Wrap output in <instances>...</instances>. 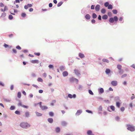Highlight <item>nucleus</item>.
I'll return each mask as SVG.
<instances>
[{"label":"nucleus","mask_w":135,"mask_h":135,"mask_svg":"<svg viewBox=\"0 0 135 135\" xmlns=\"http://www.w3.org/2000/svg\"><path fill=\"white\" fill-rule=\"evenodd\" d=\"M20 126L23 128H26L30 126V125L27 123L22 122L20 124Z\"/></svg>","instance_id":"nucleus-1"},{"label":"nucleus","mask_w":135,"mask_h":135,"mask_svg":"<svg viewBox=\"0 0 135 135\" xmlns=\"http://www.w3.org/2000/svg\"><path fill=\"white\" fill-rule=\"evenodd\" d=\"M118 20V18L116 16H115L113 18L112 17L110 18H109V21L110 23H113L114 21L117 22Z\"/></svg>","instance_id":"nucleus-2"},{"label":"nucleus","mask_w":135,"mask_h":135,"mask_svg":"<svg viewBox=\"0 0 135 135\" xmlns=\"http://www.w3.org/2000/svg\"><path fill=\"white\" fill-rule=\"evenodd\" d=\"M127 129L128 130L130 131H133L135 130L133 126L129 124L127 125Z\"/></svg>","instance_id":"nucleus-3"},{"label":"nucleus","mask_w":135,"mask_h":135,"mask_svg":"<svg viewBox=\"0 0 135 135\" xmlns=\"http://www.w3.org/2000/svg\"><path fill=\"white\" fill-rule=\"evenodd\" d=\"M75 80H76V81H77V82H78V79L75 78H74L73 77L70 78L69 79V81L71 83L73 82Z\"/></svg>","instance_id":"nucleus-4"},{"label":"nucleus","mask_w":135,"mask_h":135,"mask_svg":"<svg viewBox=\"0 0 135 135\" xmlns=\"http://www.w3.org/2000/svg\"><path fill=\"white\" fill-rule=\"evenodd\" d=\"M100 6L99 5L97 4L95 7V9L97 11H98L100 9Z\"/></svg>","instance_id":"nucleus-5"},{"label":"nucleus","mask_w":135,"mask_h":135,"mask_svg":"<svg viewBox=\"0 0 135 135\" xmlns=\"http://www.w3.org/2000/svg\"><path fill=\"white\" fill-rule=\"evenodd\" d=\"M32 6L31 4H28L27 5H25L24 6V8L25 9H27L28 7H31Z\"/></svg>","instance_id":"nucleus-6"},{"label":"nucleus","mask_w":135,"mask_h":135,"mask_svg":"<svg viewBox=\"0 0 135 135\" xmlns=\"http://www.w3.org/2000/svg\"><path fill=\"white\" fill-rule=\"evenodd\" d=\"M40 108L42 110H46L48 109V107L46 106H40Z\"/></svg>","instance_id":"nucleus-7"},{"label":"nucleus","mask_w":135,"mask_h":135,"mask_svg":"<svg viewBox=\"0 0 135 135\" xmlns=\"http://www.w3.org/2000/svg\"><path fill=\"white\" fill-rule=\"evenodd\" d=\"M111 84L113 86H115L117 85V82L116 81H112L111 82Z\"/></svg>","instance_id":"nucleus-8"},{"label":"nucleus","mask_w":135,"mask_h":135,"mask_svg":"<svg viewBox=\"0 0 135 135\" xmlns=\"http://www.w3.org/2000/svg\"><path fill=\"white\" fill-rule=\"evenodd\" d=\"M74 71L75 74L76 75H80V73H79V71L78 70L75 69Z\"/></svg>","instance_id":"nucleus-9"},{"label":"nucleus","mask_w":135,"mask_h":135,"mask_svg":"<svg viewBox=\"0 0 135 135\" xmlns=\"http://www.w3.org/2000/svg\"><path fill=\"white\" fill-rule=\"evenodd\" d=\"M87 134L88 135H94L92 133V131L91 130H89L87 132Z\"/></svg>","instance_id":"nucleus-10"},{"label":"nucleus","mask_w":135,"mask_h":135,"mask_svg":"<svg viewBox=\"0 0 135 135\" xmlns=\"http://www.w3.org/2000/svg\"><path fill=\"white\" fill-rule=\"evenodd\" d=\"M6 16V13L5 12H3L1 16V17L3 18L4 19Z\"/></svg>","instance_id":"nucleus-11"},{"label":"nucleus","mask_w":135,"mask_h":135,"mask_svg":"<svg viewBox=\"0 0 135 135\" xmlns=\"http://www.w3.org/2000/svg\"><path fill=\"white\" fill-rule=\"evenodd\" d=\"M31 62L33 64L38 63V60H32L31 61Z\"/></svg>","instance_id":"nucleus-12"},{"label":"nucleus","mask_w":135,"mask_h":135,"mask_svg":"<svg viewBox=\"0 0 135 135\" xmlns=\"http://www.w3.org/2000/svg\"><path fill=\"white\" fill-rule=\"evenodd\" d=\"M82 112V111L81 110H78L77 111V112L76 113V115H78L80 114Z\"/></svg>","instance_id":"nucleus-13"},{"label":"nucleus","mask_w":135,"mask_h":135,"mask_svg":"<svg viewBox=\"0 0 135 135\" xmlns=\"http://www.w3.org/2000/svg\"><path fill=\"white\" fill-rule=\"evenodd\" d=\"M85 17L87 20H89L90 18V16L89 14H87L85 15Z\"/></svg>","instance_id":"nucleus-14"},{"label":"nucleus","mask_w":135,"mask_h":135,"mask_svg":"<svg viewBox=\"0 0 135 135\" xmlns=\"http://www.w3.org/2000/svg\"><path fill=\"white\" fill-rule=\"evenodd\" d=\"M62 74L64 76H66L68 75V73L66 71H65L63 72Z\"/></svg>","instance_id":"nucleus-15"},{"label":"nucleus","mask_w":135,"mask_h":135,"mask_svg":"<svg viewBox=\"0 0 135 135\" xmlns=\"http://www.w3.org/2000/svg\"><path fill=\"white\" fill-rule=\"evenodd\" d=\"M79 57L81 58H83L85 57L84 54L81 53H79Z\"/></svg>","instance_id":"nucleus-16"},{"label":"nucleus","mask_w":135,"mask_h":135,"mask_svg":"<svg viewBox=\"0 0 135 135\" xmlns=\"http://www.w3.org/2000/svg\"><path fill=\"white\" fill-rule=\"evenodd\" d=\"M48 121L50 123H52L53 122V119L52 118H49L48 119Z\"/></svg>","instance_id":"nucleus-17"},{"label":"nucleus","mask_w":135,"mask_h":135,"mask_svg":"<svg viewBox=\"0 0 135 135\" xmlns=\"http://www.w3.org/2000/svg\"><path fill=\"white\" fill-rule=\"evenodd\" d=\"M35 113L36 115L37 116H41L42 115V114L41 113H38L37 112H36Z\"/></svg>","instance_id":"nucleus-18"},{"label":"nucleus","mask_w":135,"mask_h":135,"mask_svg":"<svg viewBox=\"0 0 135 135\" xmlns=\"http://www.w3.org/2000/svg\"><path fill=\"white\" fill-rule=\"evenodd\" d=\"M29 115L30 113L28 112H27L25 113V116L26 117H29Z\"/></svg>","instance_id":"nucleus-19"},{"label":"nucleus","mask_w":135,"mask_h":135,"mask_svg":"<svg viewBox=\"0 0 135 135\" xmlns=\"http://www.w3.org/2000/svg\"><path fill=\"white\" fill-rule=\"evenodd\" d=\"M104 92L103 89L102 88H101L99 90V92L100 93H102Z\"/></svg>","instance_id":"nucleus-20"},{"label":"nucleus","mask_w":135,"mask_h":135,"mask_svg":"<svg viewBox=\"0 0 135 135\" xmlns=\"http://www.w3.org/2000/svg\"><path fill=\"white\" fill-rule=\"evenodd\" d=\"M55 130L57 133H58L60 131V129L59 127H57L56 128Z\"/></svg>","instance_id":"nucleus-21"},{"label":"nucleus","mask_w":135,"mask_h":135,"mask_svg":"<svg viewBox=\"0 0 135 135\" xmlns=\"http://www.w3.org/2000/svg\"><path fill=\"white\" fill-rule=\"evenodd\" d=\"M120 104V103L118 102H117L116 103V105L117 107L119 108Z\"/></svg>","instance_id":"nucleus-22"},{"label":"nucleus","mask_w":135,"mask_h":135,"mask_svg":"<svg viewBox=\"0 0 135 135\" xmlns=\"http://www.w3.org/2000/svg\"><path fill=\"white\" fill-rule=\"evenodd\" d=\"M102 18L104 19H106L108 18V16L106 15H104L102 17Z\"/></svg>","instance_id":"nucleus-23"},{"label":"nucleus","mask_w":135,"mask_h":135,"mask_svg":"<svg viewBox=\"0 0 135 135\" xmlns=\"http://www.w3.org/2000/svg\"><path fill=\"white\" fill-rule=\"evenodd\" d=\"M101 12L103 14L105 13L106 12V10L105 9L103 8L101 10Z\"/></svg>","instance_id":"nucleus-24"},{"label":"nucleus","mask_w":135,"mask_h":135,"mask_svg":"<svg viewBox=\"0 0 135 135\" xmlns=\"http://www.w3.org/2000/svg\"><path fill=\"white\" fill-rule=\"evenodd\" d=\"M110 70L109 69H107L105 70V73L107 74H108L109 73H110Z\"/></svg>","instance_id":"nucleus-25"},{"label":"nucleus","mask_w":135,"mask_h":135,"mask_svg":"<svg viewBox=\"0 0 135 135\" xmlns=\"http://www.w3.org/2000/svg\"><path fill=\"white\" fill-rule=\"evenodd\" d=\"M37 81L38 82H42L43 81V80L41 78H38L37 79Z\"/></svg>","instance_id":"nucleus-26"},{"label":"nucleus","mask_w":135,"mask_h":135,"mask_svg":"<svg viewBox=\"0 0 135 135\" xmlns=\"http://www.w3.org/2000/svg\"><path fill=\"white\" fill-rule=\"evenodd\" d=\"M102 61L103 62H106L108 63L109 62V61L107 59H103Z\"/></svg>","instance_id":"nucleus-27"},{"label":"nucleus","mask_w":135,"mask_h":135,"mask_svg":"<svg viewBox=\"0 0 135 135\" xmlns=\"http://www.w3.org/2000/svg\"><path fill=\"white\" fill-rule=\"evenodd\" d=\"M92 17L93 18H96L97 17V15L95 13H93L92 14Z\"/></svg>","instance_id":"nucleus-28"},{"label":"nucleus","mask_w":135,"mask_h":135,"mask_svg":"<svg viewBox=\"0 0 135 135\" xmlns=\"http://www.w3.org/2000/svg\"><path fill=\"white\" fill-rule=\"evenodd\" d=\"M63 3L61 1L59 3L57 4V6L58 7L60 6Z\"/></svg>","instance_id":"nucleus-29"},{"label":"nucleus","mask_w":135,"mask_h":135,"mask_svg":"<svg viewBox=\"0 0 135 135\" xmlns=\"http://www.w3.org/2000/svg\"><path fill=\"white\" fill-rule=\"evenodd\" d=\"M108 8L109 9H112L113 8V6L111 4L109 5L108 6Z\"/></svg>","instance_id":"nucleus-30"},{"label":"nucleus","mask_w":135,"mask_h":135,"mask_svg":"<svg viewBox=\"0 0 135 135\" xmlns=\"http://www.w3.org/2000/svg\"><path fill=\"white\" fill-rule=\"evenodd\" d=\"M17 97L19 98H20L21 96V94L20 92H18L17 94Z\"/></svg>","instance_id":"nucleus-31"},{"label":"nucleus","mask_w":135,"mask_h":135,"mask_svg":"<svg viewBox=\"0 0 135 135\" xmlns=\"http://www.w3.org/2000/svg\"><path fill=\"white\" fill-rule=\"evenodd\" d=\"M110 109L113 110L114 111L115 110V107L113 105H111L110 107Z\"/></svg>","instance_id":"nucleus-32"},{"label":"nucleus","mask_w":135,"mask_h":135,"mask_svg":"<svg viewBox=\"0 0 135 135\" xmlns=\"http://www.w3.org/2000/svg\"><path fill=\"white\" fill-rule=\"evenodd\" d=\"M49 114L50 116H53L54 115V113L53 112H49Z\"/></svg>","instance_id":"nucleus-33"},{"label":"nucleus","mask_w":135,"mask_h":135,"mask_svg":"<svg viewBox=\"0 0 135 135\" xmlns=\"http://www.w3.org/2000/svg\"><path fill=\"white\" fill-rule=\"evenodd\" d=\"M113 13L114 14H116L117 13V11L116 9H114L112 10Z\"/></svg>","instance_id":"nucleus-34"},{"label":"nucleus","mask_w":135,"mask_h":135,"mask_svg":"<svg viewBox=\"0 0 135 135\" xmlns=\"http://www.w3.org/2000/svg\"><path fill=\"white\" fill-rule=\"evenodd\" d=\"M122 68V66L120 65H118L117 66V68L119 70H121Z\"/></svg>","instance_id":"nucleus-35"},{"label":"nucleus","mask_w":135,"mask_h":135,"mask_svg":"<svg viewBox=\"0 0 135 135\" xmlns=\"http://www.w3.org/2000/svg\"><path fill=\"white\" fill-rule=\"evenodd\" d=\"M21 16L22 17H26V15L25 13H22L21 14Z\"/></svg>","instance_id":"nucleus-36"},{"label":"nucleus","mask_w":135,"mask_h":135,"mask_svg":"<svg viewBox=\"0 0 135 135\" xmlns=\"http://www.w3.org/2000/svg\"><path fill=\"white\" fill-rule=\"evenodd\" d=\"M104 5L105 7H107V6H108L109 5V3L108 2H106L105 3H104Z\"/></svg>","instance_id":"nucleus-37"},{"label":"nucleus","mask_w":135,"mask_h":135,"mask_svg":"<svg viewBox=\"0 0 135 135\" xmlns=\"http://www.w3.org/2000/svg\"><path fill=\"white\" fill-rule=\"evenodd\" d=\"M13 17L11 15H9V18L11 20L13 18Z\"/></svg>","instance_id":"nucleus-38"},{"label":"nucleus","mask_w":135,"mask_h":135,"mask_svg":"<svg viewBox=\"0 0 135 135\" xmlns=\"http://www.w3.org/2000/svg\"><path fill=\"white\" fill-rule=\"evenodd\" d=\"M15 107L14 106H12L10 108V109L11 110H13L15 109Z\"/></svg>","instance_id":"nucleus-39"},{"label":"nucleus","mask_w":135,"mask_h":135,"mask_svg":"<svg viewBox=\"0 0 135 135\" xmlns=\"http://www.w3.org/2000/svg\"><path fill=\"white\" fill-rule=\"evenodd\" d=\"M56 101L55 100H53L52 101V102L51 103V105L53 106L54 105V104L56 102Z\"/></svg>","instance_id":"nucleus-40"},{"label":"nucleus","mask_w":135,"mask_h":135,"mask_svg":"<svg viewBox=\"0 0 135 135\" xmlns=\"http://www.w3.org/2000/svg\"><path fill=\"white\" fill-rule=\"evenodd\" d=\"M89 93L91 95H93V93L92 91L91 90H89Z\"/></svg>","instance_id":"nucleus-41"},{"label":"nucleus","mask_w":135,"mask_h":135,"mask_svg":"<svg viewBox=\"0 0 135 135\" xmlns=\"http://www.w3.org/2000/svg\"><path fill=\"white\" fill-rule=\"evenodd\" d=\"M15 114H19V115H20V112L16 110V111H15Z\"/></svg>","instance_id":"nucleus-42"},{"label":"nucleus","mask_w":135,"mask_h":135,"mask_svg":"<svg viewBox=\"0 0 135 135\" xmlns=\"http://www.w3.org/2000/svg\"><path fill=\"white\" fill-rule=\"evenodd\" d=\"M123 73V70H120L119 71V73L120 74H122Z\"/></svg>","instance_id":"nucleus-43"},{"label":"nucleus","mask_w":135,"mask_h":135,"mask_svg":"<svg viewBox=\"0 0 135 135\" xmlns=\"http://www.w3.org/2000/svg\"><path fill=\"white\" fill-rule=\"evenodd\" d=\"M120 110L122 111L123 112L125 110L124 108V107H122L120 108Z\"/></svg>","instance_id":"nucleus-44"},{"label":"nucleus","mask_w":135,"mask_h":135,"mask_svg":"<svg viewBox=\"0 0 135 135\" xmlns=\"http://www.w3.org/2000/svg\"><path fill=\"white\" fill-rule=\"evenodd\" d=\"M68 97L70 98H73V97L72 95L71 94H69L68 95Z\"/></svg>","instance_id":"nucleus-45"},{"label":"nucleus","mask_w":135,"mask_h":135,"mask_svg":"<svg viewBox=\"0 0 135 135\" xmlns=\"http://www.w3.org/2000/svg\"><path fill=\"white\" fill-rule=\"evenodd\" d=\"M60 69L61 70H64V67L63 66H61L60 68Z\"/></svg>","instance_id":"nucleus-46"},{"label":"nucleus","mask_w":135,"mask_h":135,"mask_svg":"<svg viewBox=\"0 0 135 135\" xmlns=\"http://www.w3.org/2000/svg\"><path fill=\"white\" fill-rule=\"evenodd\" d=\"M127 76V74H124L122 75L121 76L122 78H123L124 77H126Z\"/></svg>","instance_id":"nucleus-47"},{"label":"nucleus","mask_w":135,"mask_h":135,"mask_svg":"<svg viewBox=\"0 0 135 135\" xmlns=\"http://www.w3.org/2000/svg\"><path fill=\"white\" fill-rule=\"evenodd\" d=\"M22 107H23V108H28V106L25 105H22Z\"/></svg>","instance_id":"nucleus-48"},{"label":"nucleus","mask_w":135,"mask_h":135,"mask_svg":"<svg viewBox=\"0 0 135 135\" xmlns=\"http://www.w3.org/2000/svg\"><path fill=\"white\" fill-rule=\"evenodd\" d=\"M16 48L19 50L21 49V47L19 46H17L16 47Z\"/></svg>","instance_id":"nucleus-49"},{"label":"nucleus","mask_w":135,"mask_h":135,"mask_svg":"<svg viewBox=\"0 0 135 135\" xmlns=\"http://www.w3.org/2000/svg\"><path fill=\"white\" fill-rule=\"evenodd\" d=\"M66 122H63L62 123V124L64 126L66 125Z\"/></svg>","instance_id":"nucleus-50"},{"label":"nucleus","mask_w":135,"mask_h":135,"mask_svg":"<svg viewBox=\"0 0 135 135\" xmlns=\"http://www.w3.org/2000/svg\"><path fill=\"white\" fill-rule=\"evenodd\" d=\"M34 54L35 55H36L37 56H39L40 55V54L39 53L35 52L34 53Z\"/></svg>","instance_id":"nucleus-51"},{"label":"nucleus","mask_w":135,"mask_h":135,"mask_svg":"<svg viewBox=\"0 0 135 135\" xmlns=\"http://www.w3.org/2000/svg\"><path fill=\"white\" fill-rule=\"evenodd\" d=\"M49 67L50 68H53L54 67L53 65H50Z\"/></svg>","instance_id":"nucleus-52"},{"label":"nucleus","mask_w":135,"mask_h":135,"mask_svg":"<svg viewBox=\"0 0 135 135\" xmlns=\"http://www.w3.org/2000/svg\"><path fill=\"white\" fill-rule=\"evenodd\" d=\"M43 76L44 78H46V76L47 75L46 73H44L42 75Z\"/></svg>","instance_id":"nucleus-53"},{"label":"nucleus","mask_w":135,"mask_h":135,"mask_svg":"<svg viewBox=\"0 0 135 135\" xmlns=\"http://www.w3.org/2000/svg\"><path fill=\"white\" fill-rule=\"evenodd\" d=\"M133 96L131 97L132 100H133V99L135 98V96L134 95V94H132Z\"/></svg>","instance_id":"nucleus-54"},{"label":"nucleus","mask_w":135,"mask_h":135,"mask_svg":"<svg viewBox=\"0 0 135 135\" xmlns=\"http://www.w3.org/2000/svg\"><path fill=\"white\" fill-rule=\"evenodd\" d=\"M0 85L2 86H4V84L1 81H0Z\"/></svg>","instance_id":"nucleus-55"},{"label":"nucleus","mask_w":135,"mask_h":135,"mask_svg":"<svg viewBox=\"0 0 135 135\" xmlns=\"http://www.w3.org/2000/svg\"><path fill=\"white\" fill-rule=\"evenodd\" d=\"M4 46L5 48L7 47H8V45L5 44L4 45Z\"/></svg>","instance_id":"nucleus-56"},{"label":"nucleus","mask_w":135,"mask_h":135,"mask_svg":"<svg viewBox=\"0 0 135 135\" xmlns=\"http://www.w3.org/2000/svg\"><path fill=\"white\" fill-rule=\"evenodd\" d=\"M12 51H13V52L16 53L17 52V50L15 49H12Z\"/></svg>","instance_id":"nucleus-57"},{"label":"nucleus","mask_w":135,"mask_h":135,"mask_svg":"<svg viewBox=\"0 0 135 135\" xmlns=\"http://www.w3.org/2000/svg\"><path fill=\"white\" fill-rule=\"evenodd\" d=\"M0 6L1 7H3L4 6V5L2 3H0Z\"/></svg>","instance_id":"nucleus-58"},{"label":"nucleus","mask_w":135,"mask_h":135,"mask_svg":"<svg viewBox=\"0 0 135 135\" xmlns=\"http://www.w3.org/2000/svg\"><path fill=\"white\" fill-rule=\"evenodd\" d=\"M52 6V4L51 3H50L49 4V6L50 7H51Z\"/></svg>","instance_id":"nucleus-59"},{"label":"nucleus","mask_w":135,"mask_h":135,"mask_svg":"<svg viewBox=\"0 0 135 135\" xmlns=\"http://www.w3.org/2000/svg\"><path fill=\"white\" fill-rule=\"evenodd\" d=\"M10 89L11 90H13V85H11L10 87Z\"/></svg>","instance_id":"nucleus-60"},{"label":"nucleus","mask_w":135,"mask_h":135,"mask_svg":"<svg viewBox=\"0 0 135 135\" xmlns=\"http://www.w3.org/2000/svg\"><path fill=\"white\" fill-rule=\"evenodd\" d=\"M94 5H92L91 6V9H94Z\"/></svg>","instance_id":"nucleus-61"},{"label":"nucleus","mask_w":135,"mask_h":135,"mask_svg":"<svg viewBox=\"0 0 135 135\" xmlns=\"http://www.w3.org/2000/svg\"><path fill=\"white\" fill-rule=\"evenodd\" d=\"M91 21L93 23H95V20L94 19H92Z\"/></svg>","instance_id":"nucleus-62"},{"label":"nucleus","mask_w":135,"mask_h":135,"mask_svg":"<svg viewBox=\"0 0 135 135\" xmlns=\"http://www.w3.org/2000/svg\"><path fill=\"white\" fill-rule=\"evenodd\" d=\"M123 18L122 17H120L119 20L120 21H122L123 20Z\"/></svg>","instance_id":"nucleus-63"},{"label":"nucleus","mask_w":135,"mask_h":135,"mask_svg":"<svg viewBox=\"0 0 135 135\" xmlns=\"http://www.w3.org/2000/svg\"><path fill=\"white\" fill-rule=\"evenodd\" d=\"M131 66L133 68L135 69V64H133Z\"/></svg>","instance_id":"nucleus-64"}]
</instances>
